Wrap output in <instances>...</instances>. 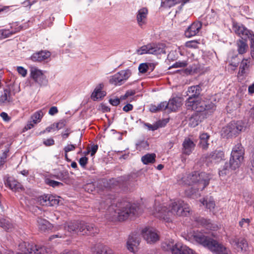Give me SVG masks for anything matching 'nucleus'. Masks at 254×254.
I'll use <instances>...</instances> for the list:
<instances>
[{
  "label": "nucleus",
  "instance_id": "nucleus-1",
  "mask_svg": "<svg viewBox=\"0 0 254 254\" xmlns=\"http://www.w3.org/2000/svg\"><path fill=\"white\" fill-rule=\"evenodd\" d=\"M190 211L189 205L182 200L170 201L168 203L156 201L152 214L156 217L169 221L173 215L187 216Z\"/></svg>",
  "mask_w": 254,
  "mask_h": 254
},
{
  "label": "nucleus",
  "instance_id": "nucleus-2",
  "mask_svg": "<svg viewBox=\"0 0 254 254\" xmlns=\"http://www.w3.org/2000/svg\"><path fill=\"white\" fill-rule=\"evenodd\" d=\"M137 209L135 204L127 202L112 204L108 207L105 217L111 221H124L131 215L137 214Z\"/></svg>",
  "mask_w": 254,
  "mask_h": 254
},
{
  "label": "nucleus",
  "instance_id": "nucleus-3",
  "mask_svg": "<svg viewBox=\"0 0 254 254\" xmlns=\"http://www.w3.org/2000/svg\"><path fill=\"white\" fill-rule=\"evenodd\" d=\"M210 179L209 175L205 173L194 172L191 174L184 176L182 178V184L186 185H193L191 190H186L187 195L191 196L196 193V190H202L208 184Z\"/></svg>",
  "mask_w": 254,
  "mask_h": 254
},
{
  "label": "nucleus",
  "instance_id": "nucleus-4",
  "mask_svg": "<svg viewBox=\"0 0 254 254\" xmlns=\"http://www.w3.org/2000/svg\"><path fill=\"white\" fill-rule=\"evenodd\" d=\"M192 242L208 248L215 254H230V251L223 245L204 235L201 232H194L190 237Z\"/></svg>",
  "mask_w": 254,
  "mask_h": 254
},
{
  "label": "nucleus",
  "instance_id": "nucleus-5",
  "mask_svg": "<svg viewBox=\"0 0 254 254\" xmlns=\"http://www.w3.org/2000/svg\"><path fill=\"white\" fill-rule=\"evenodd\" d=\"M64 227L69 232H81L83 235H94L98 231V229L95 228L93 224H87L83 221L69 222L66 223Z\"/></svg>",
  "mask_w": 254,
  "mask_h": 254
},
{
  "label": "nucleus",
  "instance_id": "nucleus-6",
  "mask_svg": "<svg viewBox=\"0 0 254 254\" xmlns=\"http://www.w3.org/2000/svg\"><path fill=\"white\" fill-rule=\"evenodd\" d=\"M246 128L245 123L242 121H232L223 127L221 134L226 138L237 136Z\"/></svg>",
  "mask_w": 254,
  "mask_h": 254
},
{
  "label": "nucleus",
  "instance_id": "nucleus-7",
  "mask_svg": "<svg viewBox=\"0 0 254 254\" xmlns=\"http://www.w3.org/2000/svg\"><path fill=\"white\" fill-rule=\"evenodd\" d=\"M162 247L165 251H171L172 254H193L192 249L180 243L174 244L172 240L163 243Z\"/></svg>",
  "mask_w": 254,
  "mask_h": 254
},
{
  "label": "nucleus",
  "instance_id": "nucleus-8",
  "mask_svg": "<svg viewBox=\"0 0 254 254\" xmlns=\"http://www.w3.org/2000/svg\"><path fill=\"white\" fill-rule=\"evenodd\" d=\"M244 149L241 144H237L232 149L230 166L234 170L238 168L244 159Z\"/></svg>",
  "mask_w": 254,
  "mask_h": 254
},
{
  "label": "nucleus",
  "instance_id": "nucleus-9",
  "mask_svg": "<svg viewBox=\"0 0 254 254\" xmlns=\"http://www.w3.org/2000/svg\"><path fill=\"white\" fill-rule=\"evenodd\" d=\"M139 55L143 54L159 55L165 53V46L164 44L151 43L141 46L137 51Z\"/></svg>",
  "mask_w": 254,
  "mask_h": 254
},
{
  "label": "nucleus",
  "instance_id": "nucleus-10",
  "mask_svg": "<svg viewBox=\"0 0 254 254\" xmlns=\"http://www.w3.org/2000/svg\"><path fill=\"white\" fill-rule=\"evenodd\" d=\"M131 71L127 69L122 70L109 77V83L115 86H120L123 84L131 76Z\"/></svg>",
  "mask_w": 254,
  "mask_h": 254
},
{
  "label": "nucleus",
  "instance_id": "nucleus-11",
  "mask_svg": "<svg viewBox=\"0 0 254 254\" xmlns=\"http://www.w3.org/2000/svg\"><path fill=\"white\" fill-rule=\"evenodd\" d=\"M216 106L212 101L204 98H198L196 107L197 112L205 111L207 114L211 113L215 110Z\"/></svg>",
  "mask_w": 254,
  "mask_h": 254
},
{
  "label": "nucleus",
  "instance_id": "nucleus-12",
  "mask_svg": "<svg viewBox=\"0 0 254 254\" xmlns=\"http://www.w3.org/2000/svg\"><path fill=\"white\" fill-rule=\"evenodd\" d=\"M141 235L147 243H154L159 240V236L153 228H144L141 231Z\"/></svg>",
  "mask_w": 254,
  "mask_h": 254
},
{
  "label": "nucleus",
  "instance_id": "nucleus-13",
  "mask_svg": "<svg viewBox=\"0 0 254 254\" xmlns=\"http://www.w3.org/2000/svg\"><path fill=\"white\" fill-rule=\"evenodd\" d=\"M233 29L242 40H247L250 38V36L254 34L243 25L237 23H233Z\"/></svg>",
  "mask_w": 254,
  "mask_h": 254
},
{
  "label": "nucleus",
  "instance_id": "nucleus-14",
  "mask_svg": "<svg viewBox=\"0 0 254 254\" xmlns=\"http://www.w3.org/2000/svg\"><path fill=\"white\" fill-rule=\"evenodd\" d=\"M148 14V11L146 7L138 9L136 13L137 24L141 28H143L147 24Z\"/></svg>",
  "mask_w": 254,
  "mask_h": 254
},
{
  "label": "nucleus",
  "instance_id": "nucleus-15",
  "mask_svg": "<svg viewBox=\"0 0 254 254\" xmlns=\"http://www.w3.org/2000/svg\"><path fill=\"white\" fill-rule=\"evenodd\" d=\"M44 247L37 246L34 244H25L24 250H22V253H16V254H42L44 252Z\"/></svg>",
  "mask_w": 254,
  "mask_h": 254
},
{
  "label": "nucleus",
  "instance_id": "nucleus-16",
  "mask_svg": "<svg viewBox=\"0 0 254 254\" xmlns=\"http://www.w3.org/2000/svg\"><path fill=\"white\" fill-rule=\"evenodd\" d=\"M30 73L32 78L39 84H42L46 81V77L43 71L36 67H31L30 68Z\"/></svg>",
  "mask_w": 254,
  "mask_h": 254
},
{
  "label": "nucleus",
  "instance_id": "nucleus-17",
  "mask_svg": "<svg viewBox=\"0 0 254 254\" xmlns=\"http://www.w3.org/2000/svg\"><path fill=\"white\" fill-rule=\"evenodd\" d=\"M22 27L17 24H13L10 29H0V39L7 38L16 33L19 32Z\"/></svg>",
  "mask_w": 254,
  "mask_h": 254
},
{
  "label": "nucleus",
  "instance_id": "nucleus-18",
  "mask_svg": "<svg viewBox=\"0 0 254 254\" xmlns=\"http://www.w3.org/2000/svg\"><path fill=\"white\" fill-rule=\"evenodd\" d=\"M202 27L200 22H194L192 23L185 31V34L187 37L190 38L196 35Z\"/></svg>",
  "mask_w": 254,
  "mask_h": 254
},
{
  "label": "nucleus",
  "instance_id": "nucleus-19",
  "mask_svg": "<svg viewBox=\"0 0 254 254\" xmlns=\"http://www.w3.org/2000/svg\"><path fill=\"white\" fill-rule=\"evenodd\" d=\"M140 243V239L136 235H130L127 242V249L134 253Z\"/></svg>",
  "mask_w": 254,
  "mask_h": 254
},
{
  "label": "nucleus",
  "instance_id": "nucleus-20",
  "mask_svg": "<svg viewBox=\"0 0 254 254\" xmlns=\"http://www.w3.org/2000/svg\"><path fill=\"white\" fill-rule=\"evenodd\" d=\"M167 103V109L171 111H176L183 104V100L179 97H175L170 99Z\"/></svg>",
  "mask_w": 254,
  "mask_h": 254
},
{
  "label": "nucleus",
  "instance_id": "nucleus-21",
  "mask_svg": "<svg viewBox=\"0 0 254 254\" xmlns=\"http://www.w3.org/2000/svg\"><path fill=\"white\" fill-rule=\"evenodd\" d=\"M37 222L39 230L42 233L48 232L53 227L48 220L42 218H38Z\"/></svg>",
  "mask_w": 254,
  "mask_h": 254
},
{
  "label": "nucleus",
  "instance_id": "nucleus-22",
  "mask_svg": "<svg viewBox=\"0 0 254 254\" xmlns=\"http://www.w3.org/2000/svg\"><path fill=\"white\" fill-rule=\"evenodd\" d=\"M51 56V53L49 51H41L34 53L31 57V59L33 62H42L48 60Z\"/></svg>",
  "mask_w": 254,
  "mask_h": 254
},
{
  "label": "nucleus",
  "instance_id": "nucleus-23",
  "mask_svg": "<svg viewBox=\"0 0 254 254\" xmlns=\"http://www.w3.org/2000/svg\"><path fill=\"white\" fill-rule=\"evenodd\" d=\"M183 153L186 155H190L194 149V143L190 138H185L183 143Z\"/></svg>",
  "mask_w": 254,
  "mask_h": 254
},
{
  "label": "nucleus",
  "instance_id": "nucleus-24",
  "mask_svg": "<svg viewBox=\"0 0 254 254\" xmlns=\"http://www.w3.org/2000/svg\"><path fill=\"white\" fill-rule=\"evenodd\" d=\"M103 88V84H100L97 85L91 94V99L94 101H96L104 97L106 95V92L102 90Z\"/></svg>",
  "mask_w": 254,
  "mask_h": 254
},
{
  "label": "nucleus",
  "instance_id": "nucleus-25",
  "mask_svg": "<svg viewBox=\"0 0 254 254\" xmlns=\"http://www.w3.org/2000/svg\"><path fill=\"white\" fill-rule=\"evenodd\" d=\"M6 183L13 191H20L23 190V187L22 185L16 180L11 177L7 178Z\"/></svg>",
  "mask_w": 254,
  "mask_h": 254
},
{
  "label": "nucleus",
  "instance_id": "nucleus-26",
  "mask_svg": "<svg viewBox=\"0 0 254 254\" xmlns=\"http://www.w3.org/2000/svg\"><path fill=\"white\" fill-rule=\"evenodd\" d=\"M208 158L212 162L218 163L224 159V153L222 151L215 150L209 154Z\"/></svg>",
  "mask_w": 254,
  "mask_h": 254
},
{
  "label": "nucleus",
  "instance_id": "nucleus-27",
  "mask_svg": "<svg viewBox=\"0 0 254 254\" xmlns=\"http://www.w3.org/2000/svg\"><path fill=\"white\" fill-rule=\"evenodd\" d=\"M198 98L190 96L186 100L185 105L188 110L196 111Z\"/></svg>",
  "mask_w": 254,
  "mask_h": 254
},
{
  "label": "nucleus",
  "instance_id": "nucleus-28",
  "mask_svg": "<svg viewBox=\"0 0 254 254\" xmlns=\"http://www.w3.org/2000/svg\"><path fill=\"white\" fill-rule=\"evenodd\" d=\"M237 51L240 55H243L247 52L249 47L247 40L239 39L237 41Z\"/></svg>",
  "mask_w": 254,
  "mask_h": 254
},
{
  "label": "nucleus",
  "instance_id": "nucleus-29",
  "mask_svg": "<svg viewBox=\"0 0 254 254\" xmlns=\"http://www.w3.org/2000/svg\"><path fill=\"white\" fill-rule=\"evenodd\" d=\"M233 243L236 246L238 251H245L248 247V243L244 239H235Z\"/></svg>",
  "mask_w": 254,
  "mask_h": 254
},
{
  "label": "nucleus",
  "instance_id": "nucleus-30",
  "mask_svg": "<svg viewBox=\"0 0 254 254\" xmlns=\"http://www.w3.org/2000/svg\"><path fill=\"white\" fill-rule=\"evenodd\" d=\"M210 136L206 133H202L199 135V145L203 149H207L208 147L209 143H208Z\"/></svg>",
  "mask_w": 254,
  "mask_h": 254
},
{
  "label": "nucleus",
  "instance_id": "nucleus-31",
  "mask_svg": "<svg viewBox=\"0 0 254 254\" xmlns=\"http://www.w3.org/2000/svg\"><path fill=\"white\" fill-rule=\"evenodd\" d=\"M13 99L11 96V92L7 89L4 90L1 95L0 96V102L1 103H6L12 102Z\"/></svg>",
  "mask_w": 254,
  "mask_h": 254
},
{
  "label": "nucleus",
  "instance_id": "nucleus-32",
  "mask_svg": "<svg viewBox=\"0 0 254 254\" xmlns=\"http://www.w3.org/2000/svg\"><path fill=\"white\" fill-rule=\"evenodd\" d=\"M250 60L251 58L244 59L242 60L239 68V74L243 75L246 73V71L249 67Z\"/></svg>",
  "mask_w": 254,
  "mask_h": 254
},
{
  "label": "nucleus",
  "instance_id": "nucleus-33",
  "mask_svg": "<svg viewBox=\"0 0 254 254\" xmlns=\"http://www.w3.org/2000/svg\"><path fill=\"white\" fill-rule=\"evenodd\" d=\"M200 201L203 205H205L206 207L210 211L215 207V203L211 197L203 198L202 200H200Z\"/></svg>",
  "mask_w": 254,
  "mask_h": 254
},
{
  "label": "nucleus",
  "instance_id": "nucleus-34",
  "mask_svg": "<svg viewBox=\"0 0 254 254\" xmlns=\"http://www.w3.org/2000/svg\"><path fill=\"white\" fill-rule=\"evenodd\" d=\"M0 226L6 231H11L13 229V225L10 221L6 219L0 220Z\"/></svg>",
  "mask_w": 254,
  "mask_h": 254
},
{
  "label": "nucleus",
  "instance_id": "nucleus-35",
  "mask_svg": "<svg viewBox=\"0 0 254 254\" xmlns=\"http://www.w3.org/2000/svg\"><path fill=\"white\" fill-rule=\"evenodd\" d=\"M93 254H116L114 252L107 247H101L97 248Z\"/></svg>",
  "mask_w": 254,
  "mask_h": 254
},
{
  "label": "nucleus",
  "instance_id": "nucleus-36",
  "mask_svg": "<svg viewBox=\"0 0 254 254\" xmlns=\"http://www.w3.org/2000/svg\"><path fill=\"white\" fill-rule=\"evenodd\" d=\"M230 169L233 170L230 166V162L229 163H226L223 168L220 170L219 172V174L221 180L224 179L225 177L229 174Z\"/></svg>",
  "mask_w": 254,
  "mask_h": 254
},
{
  "label": "nucleus",
  "instance_id": "nucleus-37",
  "mask_svg": "<svg viewBox=\"0 0 254 254\" xmlns=\"http://www.w3.org/2000/svg\"><path fill=\"white\" fill-rule=\"evenodd\" d=\"M156 155L154 153L147 154L141 157V161L144 164L153 163L155 161Z\"/></svg>",
  "mask_w": 254,
  "mask_h": 254
},
{
  "label": "nucleus",
  "instance_id": "nucleus-38",
  "mask_svg": "<svg viewBox=\"0 0 254 254\" xmlns=\"http://www.w3.org/2000/svg\"><path fill=\"white\" fill-rule=\"evenodd\" d=\"M201 88L200 85L192 86L189 88L188 92L191 95L190 96L196 97L200 94Z\"/></svg>",
  "mask_w": 254,
  "mask_h": 254
},
{
  "label": "nucleus",
  "instance_id": "nucleus-39",
  "mask_svg": "<svg viewBox=\"0 0 254 254\" xmlns=\"http://www.w3.org/2000/svg\"><path fill=\"white\" fill-rule=\"evenodd\" d=\"M200 221L201 224L207 229L216 230L218 228L216 224L212 223L209 220H208L204 219H201Z\"/></svg>",
  "mask_w": 254,
  "mask_h": 254
},
{
  "label": "nucleus",
  "instance_id": "nucleus-40",
  "mask_svg": "<svg viewBox=\"0 0 254 254\" xmlns=\"http://www.w3.org/2000/svg\"><path fill=\"white\" fill-rule=\"evenodd\" d=\"M45 112L43 110H40L36 112L32 116L31 119L34 124H37L40 122L42 118H43Z\"/></svg>",
  "mask_w": 254,
  "mask_h": 254
},
{
  "label": "nucleus",
  "instance_id": "nucleus-41",
  "mask_svg": "<svg viewBox=\"0 0 254 254\" xmlns=\"http://www.w3.org/2000/svg\"><path fill=\"white\" fill-rule=\"evenodd\" d=\"M200 122V120H199V117L198 115H194L192 116L189 122V125L190 127H194L197 126L199 123Z\"/></svg>",
  "mask_w": 254,
  "mask_h": 254
},
{
  "label": "nucleus",
  "instance_id": "nucleus-42",
  "mask_svg": "<svg viewBox=\"0 0 254 254\" xmlns=\"http://www.w3.org/2000/svg\"><path fill=\"white\" fill-rule=\"evenodd\" d=\"M190 0H167L166 4L170 7L178 3H181V6H183L185 3H187Z\"/></svg>",
  "mask_w": 254,
  "mask_h": 254
},
{
  "label": "nucleus",
  "instance_id": "nucleus-43",
  "mask_svg": "<svg viewBox=\"0 0 254 254\" xmlns=\"http://www.w3.org/2000/svg\"><path fill=\"white\" fill-rule=\"evenodd\" d=\"M152 70L154 66L150 63H142L141 64L139 67L138 70L140 72L145 73L150 69Z\"/></svg>",
  "mask_w": 254,
  "mask_h": 254
},
{
  "label": "nucleus",
  "instance_id": "nucleus-44",
  "mask_svg": "<svg viewBox=\"0 0 254 254\" xmlns=\"http://www.w3.org/2000/svg\"><path fill=\"white\" fill-rule=\"evenodd\" d=\"M81 144V137H79V142L78 144H67L66 146H65L64 148V151L65 153H68L69 151H73L75 150L76 147L79 146Z\"/></svg>",
  "mask_w": 254,
  "mask_h": 254
},
{
  "label": "nucleus",
  "instance_id": "nucleus-45",
  "mask_svg": "<svg viewBox=\"0 0 254 254\" xmlns=\"http://www.w3.org/2000/svg\"><path fill=\"white\" fill-rule=\"evenodd\" d=\"M48 206H54L59 203V200L55 196L48 194Z\"/></svg>",
  "mask_w": 254,
  "mask_h": 254
},
{
  "label": "nucleus",
  "instance_id": "nucleus-46",
  "mask_svg": "<svg viewBox=\"0 0 254 254\" xmlns=\"http://www.w3.org/2000/svg\"><path fill=\"white\" fill-rule=\"evenodd\" d=\"M136 145L137 149L139 150L147 149L149 146L147 141L144 140L139 141Z\"/></svg>",
  "mask_w": 254,
  "mask_h": 254
},
{
  "label": "nucleus",
  "instance_id": "nucleus-47",
  "mask_svg": "<svg viewBox=\"0 0 254 254\" xmlns=\"http://www.w3.org/2000/svg\"><path fill=\"white\" fill-rule=\"evenodd\" d=\"M9 150L6 149L0 155V167H1L5 162L6 159L8 156Z\"/></svg>",
  "mask_w": 254,
  "mask_h": 254
},
{
  "label": "nucleus",
  "instance_id": "nucleus-48",
  "mask_svg": "<svg viewBox=\"0 0 254 254\" xmlns=\"http://www.w3.org/2000/svg\"><path fill=\"white\" fill-rule=\"evenodd\" d=\"M146 126L149 130H155L157 129L159 127H163V125H162V122L159 121L154 125L146 124Z\"/></svg>",
  "mask_w": 254,
  "mask_h": 254
},
{
  "label": "nucleus",
  "instance_id": "nucleus-49",
  "mask_svg": "<svg viewBox=\"0 0 254 254\" xmlns=\"http://www.w3.org/2000/svg\"><path fill=\"white\" fill-rule=\"evenodd\" d=\"M199 43L195 40L188 41L186 43L185 46L189 48L197 49L198 48Z\"/></svg>",
  "mask_w": 254,
  "mask_h": 254
},
{
  "label": "nucleus",
  "instance_id": "nucleus-50",
  "mask_svg": "<svg viewBox=\"0 0 254 254\" xmlns=\"http://www.w3.org/2000/svg\"><path fill=\"white\" fill-rule=\"evenodd\" d=\"M48 194L43 195L38 198V202L42 205L48 206Z\"/></svg>",
  "mask_w": 254,
  "mask_h": 254
},
{
  "label": "nucleus",
  "instance_id": "nucleus-51",
  "mask_svg": "<svg viewBox=\"0 0 254 254\" xmlns=\"http://www.w3.org/2000/svg\"><path fill=\"white\" fill-rule=\"evenodd\" d=\"M249 39L251 41L250 48H251V55L252 58H254V34L250 36Z\"/></svg>",
  "mask_w": 254,
  "mask_h": 254
},
{
  "label": "nucleus",
  "instance_id": "nucleus-52",
  "mask_svg": "<svg viewBox=\"0 0 254 254\" xmlns=\"http://www.w3.org/2000/svg\"><path fill=\"white\" fill-rule=\"evenodd\" d=\"M17 71L22 77H25L27 73V70L22 66H17Z\"/></svg>",
  "mask_w": 254,
  "mask_h": 254
},
{
  "label": "nucleus",
  "instance_id": "nucleus-53",
  "mask_svg": "<svg viewBox=\"0 0 254 254\" xmlns=\"http://www.w3.org/2000/svg\"><path fill=\"white\" fill-rule=\"evenodd\" d=\"M187 63L186 62H177L174 64L171 67L177 68V67H184L186 66Z\"/></svg>",
  "mask_w": 254,
  "mask_h": 254
},
{
  "label": "nucleus",
  "instance_id": "nucleus-54",
  "mask_svg": "<svg viewBox=\"0 0 254 254\" xmlns=\"http://www.w3.org/2000/svg\"><path fill=\"white\" fill-rule=\"evenodd\" d=\"M88 160V159L86 157H82L79 159V163L82 168H85L87 164Z\"/></svg>",
  "mask_w": 254,
  "mask_h": 254
},
{
  "label": "nucleus",
  "instance_id": "nucleus-55",
  "mask_svg": "<svg viewBox=\"0 0 254 254\" xmlns=\"http://www.w3.org/2000/svg\"><path fill=\"white\" fill-rule=\"evenodd\" d=\"M47 184L53 187H56L59 185H62V183L54 180H47Z\"/></svg>",
  "mask_w": 254,
  "mask_h": 254
},
{
  "label": "nucleus",
  "instance_id": "nucleus-56",
  "mask_svg": "<svg viewBox=\"0 0 254 254\" xmlns=\"http://www.w3.org/2000/svg\"><path fill=\"white\" fill-rule=\"evenodd\" d=\"M110 202L111 200L109 199L106 200V201H102L100 203L99 206L98 207V209L99 210L105 209L106 205L108 204Z\"/></svg>",
  "mask_w": 254,
  "mask_h": 254
},
{
  "label": "nucleus",
  "instance_id": "nucleus-57",
  "mask_svg": "<svg viewBox=\"0 0 254 254\" xmlns=\"http://www.w3.org/2000/svg\"><path fill=\"white\" fill-rule=\"evenodd\" d=\"M157 108L159 111L167 109V103L166 102H163L157 105Z\"/></svg>",
  "mask_w": 254,
  "mask_h": 254
},
{
  "label": "nucleus",
  "instance_id": "nucleus-58",
  "mask_svg": "<svg viewBox=\"0 0 254 254\" xmlns=\"http://www.w3.org/2000/svg\"><path fill=\"white\" fill-rule=\"evenodd\" d=\"M110 103L113 106H118L120 103V99L118 98H111L109 100Z\"/></svg>",
  "mask_w": 254,
  "mask_h": 254
},
{
  "label": "nucleus",
  "instance_id": "nucleus-59",
  "mask_svg": "<svg viewBox=\"0 0 254 254\" xmlns=\"http://www.w3.org/2000/svg\"><path fill=\"white\" fill-rule=\"evenodd\" d=\"M55 141L52 138L47 139L43 141V143L47 146H51L54 144Z\"/></svg>",
  "mask_w": 254,
  "mask_h": 254
},
{
  "label": "nucleus",
  "instance_id": "nucleus-60",
  "mask_svg": "<svg viewBox=\"0 0 254 254\" xmlns=\"http://www.w3.org/2000/svg\"><path fill=\"white\" fill-rule=\"evenodd\" d=\"M250 222V220L249 219H242L241 221L239 222V225L241 227H244L246 226L245 224H246V226H248Z\"/></svg>",
  "mask_w": 254,
  "mask_h": 254
},
{
  "label": "nucleus",
  "instance_id": "nucleus-61",
  "mask_svg": "<svg viewBox=\"0 0 254 254\" xmlns=\"http://www.w3.org/2000/svg\"><path fill=\"white\" fill-rule=\"evenodd\" d=\"M58 112V108L55 106L52 107L49 111V114L52 116L55 115Z\"/></svg>",
  "mask_w": 254,
  "mask_h": 254
},
{
  "label": "nucleus",
  "instance_id": "nucleus-62",
  "mask_svg": "<svg viewBox=\"0 0 254 254\" xmlns=\"http://www.w3.org/2000/svg\"><path fill=\"white\" fill-rule=\"evenodd\" d=\"M133 109V106L130 104H127L123 107V111L126 112H128Z\"/></svg>",
  "mask_w": 254,
  "mask_h": 254
},
{
  "label": "nucleus",
  "instance_id": "nucleus-63",
  "mask_svg": "<svg viewBox=\"0 0 254 254\" xmlns=\"http://www.w3.org/2000/svg\"><path fill=\"white\" fill-rule=\"evenodd\" d=\"M0 117L5 122H8L10 120V118L8 116L7 114L5 112H2L0 114Z\"/></svg>",
  "mask_w": 254,
  "mask_h": 254
},
{
  "label": "nucleus",
  "instance_id": "nucleus-64",
  "mask_svg": "<svg viewBox=\"0 0 254 254\" xmlns=\"http://www.w3.org/2000/svg\"><path fill=\"white\" fill-rule=\"evenodd\" d=\"M98 146L97 145H93L91 147L90 151L91 153V156H93L97 152Z\"/></svg>",
  "mask_w": 254,
  "mask_h": 254
}]
</instances>
